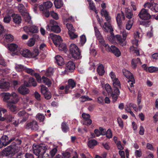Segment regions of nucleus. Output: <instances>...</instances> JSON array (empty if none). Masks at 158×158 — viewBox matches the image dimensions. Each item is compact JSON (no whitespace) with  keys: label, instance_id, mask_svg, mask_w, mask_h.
Masks as SVG:
<instances>
[{"label":"nucleus","instance_id":"aec40b11","mask_svg":"<svg viewBox=\"0 0 158 158\" xmlns=\"http://www.w3.org/2000/svg\"><path fill=\"white\" fill-rule=\"evenodd\" d=\"M8 48L9 50L10 51L17 52L19 50V48L18 45L15 44H9Z\"/></svg>","mask_w":158,"mask_h":158},{"label":"nucleus","instance_id":"4d7b16f0","mask_svg":"<svg viewBox=\"0 0 158 158\" xmlns=\"http://www.w3.org/2000/svg\"><path fill=\"white\" fill-rule=\"evenodd\" d=\"M92 100V99L89 98L88 97L83 96L81 97L80 98V100L81 102H84L87 101H90Z\"/></svg>","mask_w":158,"mask_h":158},{"label":"nucleus","instance_id":"338daca9","mask_svg":"<svg viewBox=\"0 0 158 158\" xmlns=\"http://www.w3.org/2000/svg\"><path fill=\"white\" fill-rule=\"evenodd\" d=\"M50 15L53 18L56 19H59L58 15L53 11L50 12Z\"/></svg>","mask_w":158,"mask_h":158},{"label":"nucleus","instance_id":"f257e3e1","mask_svg":"<svg viewBox=\"0 0 158 158\" xmlns=\"http://www.w3.org/2000/svg\"><path fill=\"white\" fill-rule=\"evenodd\" d=\"M101 13L102 16H104L107 22H105L103 25H102L101 22H100V24L103 30L105 32H110V34L112 35L113 34V29L111 25V17L108 14L107 11L105 9L101 10Z\"/></svg>","mask_w":158,"mask_h":158},{"label":"nucleus","instance_id":"680f3d73","mask_svg":"<svg viewBox=\"0 0 158 158\" xmlns=\"http://www.w3.org/2000/svg\"><path fill=\"white\" fill-rule=\"evenodd\" d=\"M11 19V17L9 15L5 16L4 19L3 21L5 23H8L10 22Z\"/></svg>","mask_w":158,"mask_h":158},{"label":"nucleus","instance_id":"5fc2aeb1","mask_svg":"<svg viewBox=\"0 0 158 158\" xmlns=\"http://www.w3.org/2000/svg\"><path fill=\"white\" fill-rule=\"evenodd\" d=\"M66 26L67 28L69 30V33L72 31H74L75 29H74L73 25L70 23H66Z\"/></svg>","mask_w":158,"mask_h":158},{"label":"nucleus","instance_id":"412c9836","mask_svg":"<svg viewBox=\"0 0 158 158\" xmlns=\"http://www.w3.org/2000/svg\"><path fill=\"white\" fill-rule=\"evenodd\" d=\"M20 53L23 56L25 57L30 58L32 56V54L28 49H23L20 52Z\"/></svg>","mask_w":158,"mask_h":158},{"label":"nucleus","instance_id":"4be33fe9","mask_svg":"<svg viewBox=\"0 0 158 158\" xmlns=\"http://www.w3.org/2000/svg\"><path fill=\"white\" fill-rule=\"evenodd\" d=\"M122 18L123 20H124L125 18L124 14L123 12H122L121 14H118L117 16L116 20L119 26L121 25L122 24Z\"/></svg>","mask_w":158,"mask_h":158},{"label":"nucleus","instance_id":"393cba45","mask_svg":"<svg viewBox=\"0 0 158 158\" xmlns=\"http://www.w3.org/2000/svg\"><path fill=\"white\" fill-rule=\"evenodd\" d=\"M10 94L8 92H3L0 94V96L3 99V100L8 103Z\"/></svg>","mask_w":158,"mask_h":158},{"label":"nucleus","instance_id":"f704fd0d","mask_svg":"<svg viewBox=\"0 0 158 158\" xmlns=\"http://www.w3.org/2000/svg\"><path fill=\"white\" fill-rule=\"evenodd\" d=\"M123 73L124 75L128 79L134 77L130 71L126 69H123Z\"/></svg>","mask_w":158,"mask_h":158},{"label":"nucleus","instance_id":"58836bf2","mask_svg":"<svg viewBox=\"0 0 158 158\" xmlns=\"http://www.w3.org/2000/svg\"><path fill=\"white\" fill-rule=\"evenodd\" d=\"M12 104V103H8L7 106L12 112H15L17 110V107L15 105Z\"/></svg>","mask_w":158,"mask_h":158},{"label":"nucleus","instance_id":"20e7f679","mask_svg":"<svg viewBox=\"0 0 158 158\" xmlns=\"http://www.w3.org/2000/svg\"><path fill=\"white\" fill-rule=\"evenodd\" d=\"M18 8L19 11L21 13L25 21L31 25L32 23L31 18L29 13L26 11L24 5L22 4H19Z\"/></svg>","mask_w":158,"mask_h":158},{"label":"nucleus","instance_id":"72a5a7b5","mask_svg":"<svg viewBox=\"0 0 158 158\" xmlns=\"http://www.w3.org/2000/svg\"><path fill=\"white\" fill-rule=\"evenodd\" d=\"M137 64H141L139 59L137 58L136 59H134L132 60L131 62V65L133 68H135L136 67Z\"/></svg>","mask_w":158,"mask_h":158},{"label":"nucleus","instance_id":"473e14b6","mask_svg":"<svg viewBox=\"0 0 158 158\" xmlns=\"http://www.w3.org/2000/svg\"><path fill=\"white\" fill-rule=\"evenodd\" d=\"M111 52L117 57H119L120 56L121 52L119 50L114 46L112 47Z\"/></svg>","mask_w":158,"mask_h":158},{"label":"nucleus","instance_id":"3c124183","mask_svg":"<svg viewBox=\"0 0 158 158\" xmlns=\"http://www.w3.org/2000/svg\"><path fill=\"white\" fill-rule=\"evenodd\" d=\"M94 29L95 35L97 39H98L99 38L102 37V36L101 35V34L100 33L99 31L98 28L97 27H94Z\"/></svg>","mask_w":158,"mask_h":158},{"label":"nucleus","instance_id":"79ce46f5","mask_svg":"<svg viewBox=\"0 0 158 158\" xmlns=\"http://www.w3.org/2000/svg\"><path fill=\"white\" fill-rule=\"evenodd\" d=\"M105 88L108 93L109 95H112L113 93L112 89L110 86L108 84H106L105 85Z\"/></svg>","mask_w":158,"mask_h":158},{"label":"nucleus","instance_id":"603ef678","mask_svg":"<svg viewBox=\"0 0 158 158\" xmlns=\"http://www.w3.org/2000/svg\"><path fill=\"white\" fill-rule=\"evenodd\" d=\"M18 115L19 117H23L25 116L27 117L29 116V114L26 113L25 111L22 110L19 112L18 113Z\"/></svg>","mask_w":158,"mask_h":158},{"label":"nucleus","instance_id":"c03bdc74","mask_svg":"<svg viewBox=\"0 0 158 158\" xmlns=\"http://www.w3.org/2000/svg\"><path fill=\"white\" fill-rule=\"evenodd\" d=\"M87 0L89 2V6L90 9L94 11L96 13H97L98 12H97V10L95 9L93 2L90 0Z\"/></svg>","mask_w":158,"mask_h":158},{"label":"nucleus","instance_id":"ddd939ff","mask_svg":"<svg viewBox=\"0 0 158 158\" xmlns=\"http://www.w3.org/2000/svg\"><path fill=\"white\" fill-rule=\"evenodd\" d=\"M10 84L9 83L3 79L0 81V89L3 91H7L9 89Z\"/></svg>","mask_w":158,"mask_h":158},{"label":"nucleus","instance_id":"9d476101","mask_svg":"<svg viewBox=\"0 0 158 158\" xmlns=\"http://www.w3.org/2000/svg\"><path fill=\"white\" fill-rule=\"evenodd\" d=\"M138 16L141 19L147 20L150 18L151 15L148 12L147 10L144 8L141 9Z\"/></svg>","mask_w":158,"mask_h":158},{"label":"nucleus","instance_id":"c756f323","mask_svg":"<svg viewBox=\"0 0 158 158\" xmlns=\"http://www.w3.org/2000/svg\"><path fill=\"white\" fill-rule=\"evenodd\" d=\"M39 8L40 10L42 11L46 17H48L50 14L49 11L48 10H45L44 9V7L43 6V5H40L39 6Z\"/></svg>","mask_w":158,"mask_h":158},{"label":"nucleus","instance_id":"cd10ccee","mask_svg":"<svg viewBox=\"0 0 158 158\" xmlns=\"http://www.w3.org/2000/svg\"><path fill=\"white\" fill-rule=\"evenodd\" d=\"M55 59L57 64L59 66H62L64 64V60L62 56L57 55L55 56Z\"/></svg>","mask_w":158,"mask_h":158},{"label":"nucleus","instance_id":"6e6d98bb","mask_svg":"<svg viewBox=\"0 0 158 158\" xmlns=\"http://www.w3.org/2000/svg\"><path fill=\"white\" fill-rule=\"evenodd\" d=\"M36 117L40 121L42 122L44 120L45 116L43 114L39 113L36 115Z\"/></svg>","mask_w":158,"mask_h":158},{"label":"nucleus","instance_id":"1a4fd4ad","mask_svg":"<svg viewBox=\"0 0 158 158\" xmlns=\"http://www.w3.org/2000/svg\"><path fill=\"white\" fill-rule=\"evenodd\" d=\"M15 139L14 138H12L9 139L8 137L6 135L2 136L0 139V148L3 146H6L8 145L12 140Z\"/></svg>","mask_w":158,"mask_h":158},{"label":"nucleus","instance_id":"6e6552de","mask_svg":"<svg viewBox=\"0 0 158 158\" xmlns=\"http://www.w3.org/2000/svg\"><path fill=\"white\" fill-rule=\"evenodd\" d=\"M133 40L132 42L133 46H131L130 48V51L131 52H134L138 56L139 55L140 53L141 52L140 50L138 49L136 47H137L138 45V40L135 39Z\"/></svg>","mask_w":158,"mask_h":158},{"label":"nucleus","instance_id":"c9c22d12","mask_svg":"<svg viewBox=\"0 0 158 158\" xmlns=\"http://www.w3.org/2000/svg\"><path fill=\"white\" fill-rule=\"evenodd\" d=\"M23 29L27 33L29 32L37 33V29L36 27L34 28V30H32L31 29H30V27L25 26L23 27Z\"/></svg>","mask_w":158,"mask_h":158},{"label":"nucleus","instance_id":"a19ab883","mask_svg":"<svg viewBox=\"0 0 158 158\" xmlns=\"http://www.w3.org/2000/svg\"><path fill=\"white\" fill-rule=\"evenodd\" d=\"M54 4L56 8H59L62 6L63 3L61 0H55Z\"/></svg>","mask_w":158,"mask_h":158},{"label":"nucleus","instance_id":"ea45409f","mask_svg":"<svg viewBox=\"0 0 158 158\" xmlns=\"http://www.w3.org/2000/svg\"><path fill=\"white\" fill-rule=\"evenodd\" d=\"M97 143V142L94 139L89 140L88 142V145L89 147L90 148H93L94 146L96 145Z\"/></svg>","mask_w":158,"mask_h":158},{"label":"nucleus","instance_id":"5701e85b","mask_svg":"<svg viewBox=\"0 0 158 158\" xmlns=\"http://www.w3.org/2000/svg\"><path fill=\"white\" fill-rule=\"evenodd\" d=\"M19 92L22 94H26L29 92L28 89L24 85H22L18 89Z\"/></svg>","mask_w":158,"mask_h":158},{"label":"nucleus","instance_id":"e2e57ef3","mask_svg":"<svg viewBox=\"0 0 158 158\" xmlns=\"http://www.w3.org/2000/svg\"><path fill=\"white\" fill-rule=\"evenodd\" d=\"M57 151V149L56 148H54L51 150L50 152V155L52 157H53Z\"/></svg>","mask_w":158,"mask_h":158},{"label":"nucleus","instance_id":"f03ea898","mask_svg":"<svg viewBox=\"0 0 158 158\" xmlns=\"http://www.w3.org/2000/svg\"><path fill=\"white\" fill-rule=\"evenodd\" d=\"M34 154L36 156H40L45 155L47 149V146L45 144L39 145L34 144L32 147Z\"/></svg>","mask_w":158,"mask_h":158},{"label":"nucleus","instance_id":"39448f33","mask_svg":"<svg viewBox=\"0 0 158 158\" xmlns=\"http://www.w3.org/2000/svg\"><path fill=\"white\" fill-rule=\"evenodd\" d=\"M46 29L48 31H53L56 33L60 32L61 31L58 23L53 19H51L50 20V23L48 25Z\"/></svg>","mask_w":158,"mask_h":158},{"label":"nucleus","instance_id":"6ab92c4d","mask_svg":"<svg viewBox=\"0 0 158 158\" xmlns=\"http://www.w3.org/2000/svg\"><path fill=\"white\" fill-rule=\"evenodd\" d=\"M24 85L27 87H29L31 85L35 86H36L37 84L33 78L30 77L29 78L28 82L26 81H24Z\"/></svg>","mask_w":158,"mask_h":158},{"label":"nucleus","instance_id":"c85d7f7f","mask_svg":"<svg viewBox=\"0 0 158 158\" xmlns=\"http://www.w3.org/2000/svg\"><path fill=\"white\" fill-rule=\"evenodd\" d=\"M38 37V36L37 35H35L33 38L30 39L28 40L27 43V45L29 47H32L34 45L35 41V39Z\"/></svg>","mask_w":158,"mask_h":158},{"label":"nucleus","instance_id":"f3484780","mask_svg":"<svg viewBox=\"0 0 158 158\" xmlns=\"http://www.w3.org/2000/svg\"><path fill=\"white\" fill-rule=\"evenodd\" d=\"M82 118L84 119V124L85 125H90L92 123V120L89 119L90 115L88 114L83 113L82 114Z\"/></svg>","mask_w":158,"mask_h":158},{"label":"nucleus","instance_id":"09e8293b","mask_svg":"<svg viewBox=\"0 0 158 158\" xmlns=\"http://www.w3.org/2000/svg\"><path fill=\"white\" fill-rule=\"evenodd\" d=\"M133 21L132 20H129L126 25V28L127 30H130L133 25Z\"/></svg>","mask_w":158,"mask_h":158},{"label":"nucleus","instance_id":"8fccbe9b","mask_svg":"<svg viewBox=\"0 0 158 158\" xmlns=\"http://www.w3.org/2000/svg\"><path fill=\"white\" fill-rule=\"evenodd\" d=\"M61 128L63 131L64 132H66L69 130V127L65 122L62 123Z\"/></svg>","mask_w":158,"mask_h":158},{"label":"nucleus","instance_id":"864d4df0","mask_svg":"<svg viewBox=\"0 0 158 158\" xmlns=\"http://www.w3.org/2000/svg\"><path fill=\"white\" fill-rule=\"evenodd\" d=\"M24 71L32 75H34L35 73V71L33 69L27 68L26 67H25Z\"/></svg>","mask_w":158,"mask_h":158},{"label":"nucleus","instance_id":"e433bc0d","mask_svg":"<svg viewBox=\"0 0 158 158\" xmlns=\"http://www.w3.org/2000/svg\"><path fill=\"white\" fill-rule=\"evenodd\" d=\"M41 5H43V6L44 7L45 9L48 10L52 6L53 4L50 1H47L44 2L43 4H42Z\"/></svg>","mask_w":158,"mask_h":158},{"label":"nucleus","instance_id":"bf43d9fd","mask_svg":"<svg viewBox=\"0 0 158 158\" xmlns=\"http://www.w3.org/2000/svg\"><path fill=\"white\" fill-rule=\"evenodd\" d=\"M41 92L43 94L49 91L48 88L43 85H42L41 86Z\"/></svg>","mask_w":158,"mask_h":158},{"label":"nucleus","instance_id":"0eeeda50","mask_svg":"<svg viewBox=\"0 0 158 158\" xmlns=\"http://www.w3.org/2000/svg\"><path fill=\"white\" fill-rule=\"evenodd\" d=\"M144 6L145 8H148L154 12H158V5L154 2L153 0H151L146 3L144 5Z\"/></svg>","mask_w":158,"mask_h":158},{"label":"nucleus","instance_id":"423d86ee","mask_svg":"<svg viewBox=\"0 0 158 158\" xmlns=\"http://www.w3.org/2000/svg\"><path fill=\"white\" fill-rule=\"evenodd\" d=\"M128 34V32H127L126 31L123 30L122 31L123 38H122L121 36L119 35H115V38L120 45L123 46L126 45V39Z\"/></svg>","mask_w":158,"mask_h":158},{"label":"nucleus","instance_id":"de8ad7c7","mask_svg":"<svg viewBox=\"0 0 158 158\" xmlns=\"http://www.w3.org/2000/svg\"><path fill=\"white\" fill-rule=\"evenodd\" d=\"M53 72V69L51 67L49 68L47 70L45 73V75L47 77H49L52 75Z\"/></svg>","mask_w":158,"mask_h":158},{"label":"nucleus","instance_id":"49530a36","mask_svg":"<svg viewBox=\"0 0 158 158\" xmlns=\"http://www.w3.org/2000/svg\"><path fill=\"white\" fill-rule=\"evenodd\" d=\"M148 71L150 73H158V67L154 66H150L148 68Z\"/></svg>","mask_w":158,"mask_h":158},{"label":"nucleus","instance_id":"a211bd4d","mask_svg":"<svg viewBox=\"0 0 158 158\" xmlns=\"http://www.w3.org/2000/svg\"><path fill=\"white\" fill-rule=\"evenodd\" d=\"M26 126L27 128L28 129L31 128L32 130H38L39 128L37 122L35 121L28 123L27 124Z\"/></svg>","mask_w":158,"mask_h":158},{"label":"nucleus","instance_id":"b1692460","mask_svg":"<svg viewBox=\"0 0 158 158\" xmlns=\"http://www.w3.org/2000/svg\"><path fill=\"white\" fill-rule=\"evenodd\" d=\"M12 17L13 22L15 23L19 24L21 23L22 19L19 15L14 14L12 15Z\"/></svg>","mask_w":158,"mask_h":158},{"label":"nucleus","instance_id":"7c9ffc66","mask_svg":"<svg viewBox=\"0 0 158 158\" xmlns=\"http://www.w3.org/2000/svg\"><path fill=\"white\" fill-rule=\"evenodd\" d=\"M97 72L100 76H103L105 73V70L103 65L102 64L99 65L97 69Z\"/></svg>","mask_w":158,"mask_h":158},{"label":"nucleus","instance_id":"37998d69","mask_svg":"<svg viewBox=\"0 0 158 158\" xmlns=\"http://www.w3.org/2000/svg\"><path fill=\"white\" fill-rule=\"evenodd\" d=\"M113 84L114 87H118L121 88L120 84L118 78L112 80Z\"/></svg>","mask_w":158,"mask_h":158},{"label":"nucleus","instance_id":"0e129e2a","mask_svg":"<svg viewBox=\"0 0 158 158\" xmlns=\"http://www.w3.org/2000/svg\"><path fill=\"white\" fill-rule=\"evenodd\" d=\"M23 100L24 103H27L28 102H29V103L32 102V101L30 100L29 98L27 96L23 97Z\"/></svg>","mask_w":158,"mask_h":158},{"label":"nucleus","instance_id":"2f4dec72","mask_svg":"<svg viewBox=\"0 0 158 158\" xmlns=\"http://www.w3.org/2000/svg\"><path fill=\"white\" fill-rule=\"evenodd\" d=\"M2 118H3L4 119V120H2V121L6 120L7 122H12L13 121H14V117L12 115H6L5 114L4 117H2Z\"/></svg>","mask_w":158,"mask_h":158},{"label":"nucleus","instance_id":"4468645a","mask_svg":"<svg viewBox=\"0 0 158 158\" xmlns=\"http://www.w3.org/2000/svg\"><path fill=\"white\" fill-rule=\"evenodd\" d=\"M51 36L53 43L56 45H59V44L62 43V40L60 36L52 34Z\"/></svg>","mask_w":158,"mask_h":158},{"label":"nucleus","instance_id":"774afa93","mask_svg":"<svg viewBox=\"0 0 158 158\" xmlns=\"http://www.w3.org/2000/svg\"><path fill=\"white\" fill-rule=\"evenodd\" d=\"M135 154L136 157H140L142 155V152L140 150H136L135 152Z\"/></svg>","mask_w":158,"mask_h":158},{"label":"nucleus","instance_id":"2eb2a0df","mask_svg":"<svg viewBox=\"0 0 158 158\" xmlns=\"http://www.w3.org/2000/svg\"><path fill=\"white\" fill-rule=\"evenodd\" d=\"M10 97L8 103L15 104L18 102L19 101L18 96L15 93L13 92L10 94Z\"/></svg>","mask_w":158,"mask_h":158},{"label":"nucleus","instance_id":"bb28decb","mask_svg":"<svg viewBox=\"0 0 158 158\" xmlns=\"http://www.w3.org/2000/svg\"><path fill=\"white\" fill-rule=\"evenodd\" d=\"M25 67L21 64H15V69L16 71L18 72H22L24 71Z\"/></svg>","mask_w":158,"mask_h":158},{"label":"nucleus","instance_id":"a878e982","mask_svg":"<svg viewBox=\"0 0 158 158\" xmlns=\"http://www.w3.org/2000/svg\"><path fill=\"white\" fill-rule=\"evenodd\" d=\"M125 13L126 16L128 19L131 18L133 16L132 11L130 10L127 6L125 8Z\"/></svg>","mask_w":158,"mask_h":158},{"label":"nucleus","instance_id":"4c0bfd02","mask_svg":"<svg viewBox=\"0 0 158 158\" xmlns=\"http://www.w3.org/2000/svg\"><path fill=\"white\" fill-rule=\"evenodd\" d=\"M14 39V36L10 34H6L5 35L4 40L7 42H11Z\"/></svg>","mask_w":158,"mask_h":158},{"label":"nucleus","instance_id":"7ed1b4c3","mask_svg":"<svg viewBox=\"0 0 158 158\" xmlns=\"http://www.w3.org/2000/svg\"><path fill=\"white\" fill-rule=\"evenodd\" d=\"M70 52L72 58L75 59L79 60L82 57L80 51L74 44H71L70 45Z\"/></svg>","mask_w":158,"mask_h":158},{"label":"nucleus","instance_id":"f8f14e48","mask_svg":"<svg viewBox=\"0 0 158 158\" xmlns=\"http://www.w3.org/2000/svg\"><path fill=\"white\" fill-rule=\"evenodd\" d=\"M75 68V65L73 62L72 61H69L66 65L65 69L64 70L65 73L70 72Z\"/></svg>","mask_w":158,"mask_h":158},{"label":"nucleus","instance_id":"dca6fc26","mask_svg":"<svg viewBox=\"0 0 158 158\" xmlns=\"http://www.w3.org/2000/svg\"><path fill=\"white\" fill-rule=\"evenodd\" d=\"M14 148V147L10 146L5 148L2 152V155L3 156H7L10 154L12 152V150Z\"/></svg>","mask_w":158,"mask_h":158},{"label":"nucleus","instance_id":"9b49d317","mask_svg":"<svg viewBox=\"0 0 158 158\" xmlns=\"http://www.w3.org/2000/svg\"><path fill=\"white\" fill-rule=\"evenodd\" d=\"M68 85L65 87V91L64 93L67 94L70 92L69 89H73L76 86V83L75 81L72 79H69L68 80Z\"/></svg>","mask_w":158,"mask_h":158},{"label":"nucleus","instance_id":"13d9d810","mask_svg":"<svg viewBox=\"0 0 158 158\" xmlns=\"http://www.w3.org/2000/svg\"><path fill=\"white\" fill-rule=\"evenodd\" d=\"M86 38L84 35H82L80 36V43L81 46H83L86 41Z\"/></svg>","mask_w":158,"mask_h":158},{"label":"nucleus","instance_id":"69168bd1","mask_svg":"<svg viewBox=\"0 0 158 158\" xmlns=\"http://www.w3.org/2000/svg\"><path fill=\"white\" fill-rule=\"evenodd\" d=\"M106 137L108 138H110L112 137V134L111 130L110 129H108L106 131Z\"/></svg>","mask_w":158,"mask_h":158},{"label":"nucleus","instance_id":"a18cd8bd","mask_svg":"<svg viewBox=\"0 0 158 158\" xmlns=\"http://www.w3.org/2000/svg\"><path fill=\"white\" fill-rule=\"evenodd\" d=\"M43 80V82L45 84L48 86H50L51 84V81L47 78L44 76H43L42 78Z\"/></svg>","mask_w":158,"mask_h":158},{"label":"nucleus","instance_id":"052dcab7","mask_svg":"<svg viewBox=\"0 0 158 158\" xmlns=\"http://www.w3.org/2000/svg\"><path fill=\"white\" fill-rule=\"evenodd\" d=\"M59 45H56V47H59V49L60 50H64L66 48V46L65 44L60 43Z\"/></svg>","mask_w":158,"mask_h":158}]
</instances>
